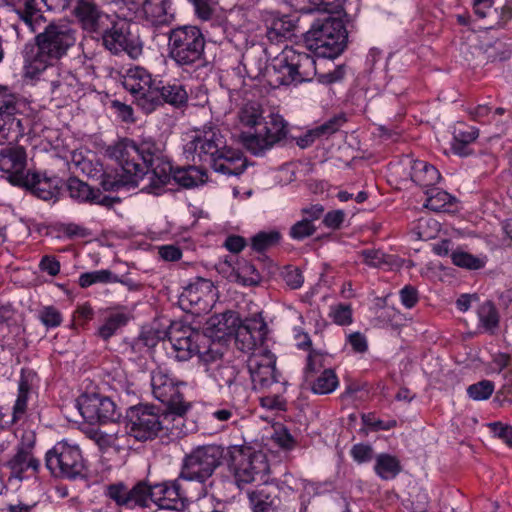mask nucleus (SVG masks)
<instances>
[{"mask_svg": "<svg viewBox=\"0 0 512 512\" xmlns=\"http://www.w3.org/2000/svg\"><path fill=\"white\" fill-rule=\"evenodd\" d=\"M338 386V378L332 369H325L322 373L313 380L312 391L315 394H329L333 392Z\"/></svg>", "mask_w": 512, "mask_h": 512, "instance_id": "obj_40", "label": "nucleus"}, {"mask_svg": "<svg viewBox=\"0 0 512 512\" xmlns=\"http://www.w3.org/2000/svg\"><path fill=\"white\" fill-rule=\"evenodd\" d=\"M73 13L81 27L89 32H101L109 22V16L91 0H77Z\"/></svg>", "mask_w": 512, "mask_h": 512, "instance_id": "obj_23", "label": "nucleus"}, {"mask_svg": "<svg viewBox=\"0 0 512 512\" xmlns=\"http://www.w3.org/2000/svg\"><path fill=\"white\" fill-rule=\"evenodd\" d=\"M351 456L359 464L370 462L374 457L373 448L368 444H356L351 448Z\"/></svg>", "mask_w": 512, "mask_h": 512, "instance_id": "obj_61", "label": "nucleus"}, {"mask_svg": "<svg viewBox=\"0 0 512 512\" xmlns=\"http://www.w3.org/2000/svg\"><path fill=\"white\" fill-rule=\"evenodd\" d=\"M494 383L490 380H481L467 388L469 398L474 401H483L490 398L494 392Z\"/></svg>", "mask_w": 512, "mask_h": 512, "instance_id": "obj_48", "label": "nucleus"}, {"mask_svg": "<svg viewBox=\"0 0 512 512\" xmlns=\"http://www.w3.org/2000/svg\"><path fill=\"white\" fill-rule=\"evenodd\" d=\"M345 121L346 119L343 115L333 116L323 124L311 130L310 133L314 137H328L338 131Z\"/></svg>", "mask_w": 512, "mask_h": 512, "instance_id": "obj_51", "label": "nucleus"}, {"mask_svg": "<svg viewBox=\"0 0 512 512\" xmlns=\"http://www.w3.org/2000/svg\"><path fill=\"white\" fill-rule=\"evenodd\" d=\"M128 315L125 313H112L110 314L103 325H101L98 329L99 336L104 339L108 340L110 337H112L116 331L127 324L128 322Z\"/></svg>", "mask_w": 512, "mask_h": 512, "instance_id": "obj_41", "label": "nucleus"}, {"mask_svg": "<svg viewBox=\"0 0 512 512\" xmlns=\"http://www.w3.org/2000/svg\"><path fill=\"white\" fill-rule=\"evenodd\" d=\"M151 386L154 397L165 404L171 414L177 417V421L181 422L190 405L184 401L179 383L166 371L157 368L151 374Z\"/></svg>", "mask_w": 512, "mask_h": 512, "instance_id": "obj_15", "label": "nucleus"}, {"mask_svg": "<svg viewBox=\"0 0 512 512\" xmlns=\"http://www.w3.org/2000/svg\"><path fill=\"white\" fill-rule=\"evenodd\" d=\"M37 385V374L31 370L23 368L18 381V391L33 394Z\"/></svg>", "mask_w": 512, "mask_h": 512, "instance_id": "obj_57", "label": "nucleus"}, {"mask_svg": "<svg viewBox=\"0 0 512 512\" xmlns=\"http://www.w3.org/2000/svg\"><path fill=\"white\" fill-rule=\"evenodd\" d=\"M489 427L496 437L512 447V426L504 425L501 422H494L490 423Z\"/></svg>", "mask_w": 512, "mask_h": 512, "instance_id": "obj_64", "label": "nucleus"}, {"mask_svg": "<svg viewBox=\"0 0 512 512\" xmlns=\"http://www.w3.org/2000/svg\"><path fill=\"white\" fill-rule=\"evenodd\" d=\"M283 279L291 289H299L304 283V277L301 270L292 266H288L284 269Z\"/></svg>", "mask_w": 512, "mask_h": 512, "instance_id": "obj_60", "label": "nucleus"}, {"mask_svg": "<svg viewBox=\"0 0 512 512\" xmlns=\"http://www.w3.org/2000/svg\"><path fill=\"white\" fill-rule=\"evenodd\" d=\"M224 448L216 445H202L187 454L182 463L179 479L205 482L220 466Z\"/></svg>", "mask_w": 512, "mask_h": 512, "instance_id": "obj_10", "label": "nucleus"}, {"mask_svg": "<svg viewBox=\"0 0 512 512\" xmlns=\"http://www.w3.org/2000/svg\"><path fill=\"white\" fill-rule=\"evenodd\" d=\"M125 436L126 434L120 435L119 431L105 432L102 430H92L90 432V438L93 439L101 449L119 446V438Z\"/></svg>", "mask_w": 512, "mask_h": 512, "instance_id": "obj_49", "label": "nucleus"}, {"mask_svg": "<svg viewBox=\"0 0 512 512\" xmlns=\"http://www.w3.org/2000/svg\"><path fill=\"white\" fill-rule=\"evenodd\" d=\"M504 383L496 392L494 401L500 406L510 405L512 403V370L503 373Z\"/></svg>", "mask_w": 512, "mask_h": 512, "instance_id": "obj_53", "label": "nucleus"}, {"mask_svg": "<svg viewBox=\"0 0 512 512\" xmlns=\"http://www.w3.org/2000/svg\"><path fill=\"white\" fill-rule=\"evenodd\" d=\"M347 39L341 19L327 16L313 22L305 33L304 42L308 50L320 58L333 59L341 54Z\"/></svg>", "mask_w": 512, "mask_h": 512, "instance_id": "obj_6", "label": "nucleus"}, {"mask_svg": "<svg viewBox=\"0 0 512 512\" xmlns=\"http://www.w3.org/2000/svg\"><path fill=\"white\" fill-rule=\"evenodd\" d=\"M374 470L380 478L388 480L399 474L401 466L396 457L389 454H380L376 458Z\"/></svg>", "mask_w": 512, "mask_h": 512, "instance_id": "obj_38", "label": "nucleus"}, {"mask_svg": "<svg viewBox=\"0 0 512 512\" xmlns=\"http://www.w3.org/2000/svg\"><path fill=\"white\" fill-rule=\"evenodd\" d=\"M255 490L248 493L253 512H275L280 508L281 499L277 485L262 481Z\"/></svg>", "mask_w": 512, "mask_h": 512, "instance_id": "obj_25", "label": "nucleus"}, {"mask_svg": "<svg viewBox=\"0 0 512 512\" xmlns=\"http://www.w3.org/2000/svg\"><path fill=\"white\" fill-rule=\"evenodd\" d=\"M441 178L439 171L431 164L416 160L411 167V179L418 185L429 187L437 184Z\"/></svg>", "mask_w": 512, "mask_h": 512, "instance_id": "obj_34", "label": "nucleus"}, {"mask_svg": "<svg viewBox=\"0 0 512 512\" xmlns=\"http://www.w3.org/2000/svg\"><path fill=\"white\" fill-rule=\"evenodd\" d=\"M121 79L124 89L132 96L133 103L145 114L152 113L156 103L154 88L158 80L146 68L137 65L128 68Z\"/></svg>", "mask_w": 512, "mask_h": 512, "instance_id": "obj_13", "label": "nucleus"}, {"mask_svg": "<svg viewBox=\"0 0 512 512\" xmlns=\"http://www.w3.org/2000/svg\"><path fill=\"white\" fill-rule=\"evenodd\" d=\"M83 418L89 423H105L114 420L118 414L116 405L108 397L99 395L87 396L79 404Z\"/></svg>", "mask_w": 512, "mask_h": 512, "instance_id": "obj_21", "label": "nucleus"}, {"mask_svg": "<svg viewBox=\"0 0 512 512\" xmlns=\"http://www.w3.org/2000/svg\"><path fill=\"white\" fill-rule=\"evenodd\" d=\"M214 297V285L210 280L198 278L195 282L189 284L181 294L180 302L183 308H198L205 310L209 306V301Z\"/></svg>", "mask_w": 512, "mask_h": 512, "instance_id": "obj_24", "label": "nucleus"}, {"mask_svg": "<svg viewBox=\"0 0 512 512\" xmlns=\"http://www.w3.org/2000/svg\"><path fill=\"white\" fill-rule=\"evenodd\" d=\"M200 365L209 381L219 392L228 393L233 399H240L247 393L246 378L241 369L223 354L209 349L199 356Z\"/></svg>", "mask_w": 512, "mask_h": 512, "instance_id": "obj_5", "label": "nucleus"}, {"mask_svg": "<svg viewBox=\"0 0 512 512\" xmlns=\"http://www.w3.org/2000/svg\"><path fill=\"white\" fill-rule=\"evenodd\" d=\"M237 119L241 128H257L264 120L262 106L256 101H246L240 107Z\"/></svg>", "mask_w": 512, "mask_h": 512, "instance_id": "obj_35", "label": "nucleus"}, {"mask_svg": "<svg viewBox=\"0 0 512 512\" xmlns=\"http://www.w3.org/2000/svg\"><path fill=\"white\" fill-rule=\"evenodd\" d=\"M414 230L420 239L429 240L436 237L440 224L431 217H421L417 220Z\"/></svg>", "mask_w": 512, "mask_h": 512, "instance_id": "obj_45", "label": "nucleus"}, {"mask_svg": "<svg viewBox=\"0 0 512 512\" xmlns=\"http://www.w3.org/2000/svg\"><path fill=\"white\" fill-rule=\"evenodd\" d=\"M8 471V481L21 482L36 476L40 462L34 453L23 450H15V453L3 464Z\"/></svg>", "mask_w": 512, "mask_h": 512, "instance_id": "obj_22", "label": "nucleus"}, {"mask_svg": "<svg viewBox=\"0 0 512 512\" xmlns=\"http://www.w3.org/2000/svg\"><path fill=\"white\" fill-rule=\"evenodd\" d=\"M271 390V393L262 396L260 398V404L263 408L269 409V410H276L281 411L285 410L286 401L282 397V392L284 391V387L282 388H275L273 387Z\"/></svg>", "mask_w": 512, "mask_h": 512, "instance_id": "obj_52", "label": "nucleus"}, {"mask_svg": "<svg viewBox=\"0 0 512 512\" xmlns=\"http://www.w3.org/2000/svg\"><path fill=\"white\" fill-rule=\"evenodd\" d=\"M170 418L177 420L171 412L160 415L159 411L149 405L130 407L127 411V431L138 441H147L155 438L162 429H169L167 422Z\"/></svg>", "mask_w": 512, "mask_h": 512, "instance_id": "obj_12", "label": "nucleus"}, {"mask_svg": "<svg viewBox=\"0 0 512 512\" xmlns=\"http://www.w3.org/2000/svg\"><path fill=\"white\" fill-rule=\"evenodd\" d=\"M142 18L153 26L169 25L175 19L171 0H143Z\"/></svg>", "mask_w": 512, "mask_h": 512, "instance_id": "obj_26", "label": "nucleus"}, {"mask_svg": "<svg viewBox=\"0 0 512 512\" xmlns=\"http://www.w3.org/2000/svg\"><path fill=\"white\" fill-rule=\"evenodd\" d=\"M450 257L454 265L468 270L482 269L487 262L486 256H475L462 250L453 251Z\"/></svg>", "mask_w": 512, "mask_h": 512, "instance_id": "obj_39", "label": "nucleus"}, {"mask_svg": "<svg viewBox=\"0 0 512 512\" xmlns=\"http://www.w3.org/2000/svg\"><path fill=\"white\" fill-rule=\"evenodd\" d=\"M39 319L46 328H56L62 323V315L54 306H45L39 311Z\"/></svg>", "mask_w": 512, "mask_h": 512, "instance_id": "obj_56", "label": "nucleus"}, {"mask_svg": "<svg viewBox=\"0 0 512 512\" xmlns=\"http://www.w3.org/2000/svg\"><path fill=\"white\" fill-rule=\"evenodd\" d=\"M268 327L260 314H256L244 321L240 320L235 334L236 347L248 353L249 356L260 349H268L265 345V338Z\"/></svg>", "mask_w": 512, "mask_h": 512, "instance_id": "obj_19", "label": "nucleus"}, {"mask_svg": "<svg viewBox=\"0 0 512 512\" xmlns=\"http://www.w3.org/2000/svg\"><path fill=\"white\" fill-rule=\"evenodd\" d=\"M77 30L67 22H51L36 37V52L26 54V74L34 77L65 56L77 42Z\"/></svg>", "mask_w": 512, "mask_h": 512, "instance_id": "obj_4", "label": "nucleus"}, {"mask_svg": "<svg viewBox=\"0 0 512 512\" xmlns=\"http://www.w3.org/2000/svg\"><path fill=\"white\" fill-rule=\"evenodd\" d=\"M184 188H192L206 182V170L196 165L177 168L173 170L171 167L170 179Z\"/></svg>", "mask_w": 512, "mask_h": 512, "instance_id": "obj_32", "label": "nucleus"}, {"mask_svg": "<svg viewBox=\"0 0 512 512\" xmlns=\"http://www.w3.org/2000/svg\"><path fill=\"white\" fill-rule=\"evenodd\" d=\"M329 315L338 325L345 326L352 323V308L348 304L340 303L331 306Z\"/></svg>", "mask_w": 512, "mask_h": 512, "instance_id": "obj_54", "label": "nucleus"}, {"mask_svg": "<svg viewBox=\"0 0 512 512\" xmlns=\"http://www.w3.org/2000/svg\"><path fill=\"white\" fill-rule=\"evenodd\" d=\"M16 114H0V147L12 143L22 134V124Z\"/></svg>", "mask_w": 512, "mask_h": 512, "instance_id": "obj_36", "label": "nucleus"}, {"mask_svg": "<svg viewBox=\"0 0 512 512\" xmlns=\"http://www.w3.org/2000/svg\"><path fill=\"white\" fill-rule=\"evenodd\" d=\"M47 469L58 478L75 479L82 476L85 461L78 444L68 440L57 442L45 456Z\"/></svg>", "mask_w": 512, "mask_h": 512, "instance_id": "obj_11", "label": "nucleus"}, {"mask_svg": "<svg viewBox=\"0 0 512 512\" xmlns=\"http://www.w3.org/2000/svg\"><path fill=\"white\" fill-rule=\"evenodd\" d=\"M109 157L121 167L119 179L112 182L103 180L105 190H115L121 186H137L139 180L148 176L149 184L144 189L159 195L162 188L170 182L171 163L164 155L162 143L145 139L139 145L129 139H123L107 149Z\"/></svg>", "mask_w": 512, "mask_h": 512, "instance_id": "obj_1", "label": "nucleus"}, {"mask_svg": "<svg viewBox=\"0 0 512 512\" xmlns=\"http://www.w3.org/2000/svg\"><path fill=\"white\" fill-rule=\"evenodd\" d=\"M234 277L235 281L244 285H255L260 281V275L257 269L246 260H242L238 263Z\"/></svg>", "mask_w": 512, "mask_h": 512, "instance_id": "obj_43", "label": "nucleus"}, {"mask_svg": "<svg viewBox=\"0 0 512 512\" xmlns=\"http://www.w3.org/2000/svg\"><path fill=\"white\" fill-rule=\"evenodd\" d=\"M363 261L374 268H378L387 264L386 255L380 250H363L361 252Z\"/></svg>", "mask_w": 512, "mask_h": 512, "instance_id": "obj_63", "label": "nucleus"}, {"mask_svg": "<svg viewBox=\"0 0 512 512\" xmlns=\"http://www.w3.org/2000/svg\"><path fill=\"white\" fill-rule=\"evenodd\" d=\"M168 56L183 69L198 66L204 60L205 37L194 25L172 28L168 34Z\"/></svg>", "mask_w": 512, "mask_h": 512, "instance_id": "obj_7", "label": "nucleus"}, {"mask_svg": "<svg viewBox=\"0 0 512 512\" xmlns=\"http://www.w3.org/2000/svg\"><path fill=\"white\" fill-rule=\"evenodd\" d=\"M478 317L482 326L486 330H493L499 322L496 308L490 301L484 302L478 309Z\"/></svg>", "mask_w": 512, "mask_h": 512, "instance_id": "obj_46", "label": "nucleus"}, {"mask_svg": "<svg viewBox=\"0 0 512 512\" xmlns=\"http://www.w3.org/2000/svg\"><path fill=\"white\" fill-rule=\"evenodd\" d=\"M273 70L275 82L280 85L310 81L317 74L314 57L294 47H285L275 59Z\"/></svg>", "mask_w": 512, "mask_h": 512, "instance_id": "obj_9", "label": "nucleus"}, {"mask_svg": "<svg viewBox=\"0 0 512 512\" xmlns=\"http://www.w3.org/2000/svg\"><path fill=\"white\" fill-rule=\"evenodd\" d=\"M184 154L193 163L208 165L215 172L227 176H239L247 167L242 152L230 147L225 134L215 125L195 130L184 145Z\"/></svg>", "mask_w": 512, "mask_h": 512, "instance_id": "obj_2", "label": "nucleus"}, {"mask_svg": "<svg viewBox=\"0 0 512 512\" xmlns=\"http://www.w3.org/2000/svg\"><path fill=\"white\" fill-rule=\"evenodd\" d=\"M41 72H44V89L49 92L51 100L59 101V105L78 94L80 82L71 71L51 64Z\"/></svg>", "mask_w": 512, "mask_h": 512, "instance_id": "obj_18", "label": "nucleus"}, {"mask_svg": "<svg viewBox=\"0 0 512 512\" xmlns=\"http://www.w3.org/2000/svg\"><path fill=\"white\" fill-rule=\"evenodd\" d=\"M287 135V125L279 115H272L269 122L255 133L242 132L240 141L253 155L259 156L271 149Z\"/></svg>", "mask_w": 512, "mask_h": 512, "instance_id": "obj_16", "label": "nucleus"}, {"mask_svg": "<svg viewBox=\"0 0 512 512\" xmlns=\"http://www.w3.org/2000/svg\"><path fill=\"white\" fill-rule=\"evenodd\" d=\"M179 480L178 478L154 486L148 485L145 481H139L131 488L123 482H117L107 485L104 494L117 507L128 510L148 507L150 501L161 509L178 510L185 498Z\"/></svg>", "mask_w": 512, "mask_h": 512, "instance_id": "obj_3", "label": "nucleus"}, {"mask_svg": "<svg viewBox=\"0 0 512 512\" xmlns=\"http://www.w3.org/2000/svg\"><path fill=\"white\" fill-rule=\"evenodd\" d=\"M155 85L154 92L156 95L154 97H156V103L153 107V112L164 103L170 104L176 108H181L186 105L188 93L182 84L158 80Z\"/></svg>", "mask_w": 512, "mask_h": 512, "instance_id": "obj_27", "label": "nucleus"}, {"mask_svg": "<svg viewBox=\"0 0 512 512\" xmlns=\"http://www.w3.org/2000/svg\"><path fill=\"white\" fill-rule=\"evenodd\" d=\"M229 467L236 485L244 488L254 482L266 481L269 464L262 451H254L250 447L233 446L229 448Z\"/></svg>", "mask_w": 512, "mask_h": 512, "instance_id": "obj_8", "label": "nucleus"}, {"mask_svg": "<svg viewBox=\"0 0 512 512\" xmlns=\"http://www.w3.org/2000/svg\"><path fill=\"white\" fill-rule=\"evenodd\" d=\"M316 231L315 226L313 223H310L307 220H300L296 222L291 228H290V236L291 238L295 240H303L306 237H309L313 235Z\"/></svg>", "mask_w": 512, "mask_h": 512, "instance_id": "obj_58", "label": "nucleus"}, {"mask_svg": "<svg viewBox=\"0 0 512 512\" xmlns=\"http://www.w3.org/2000/svg\"><path fill=\"white\" fill-rule=\"evenodd\" d=\"M494 0H473V10L479 19H487L486 28L501 27L512 18V9L502 8L500 14L493 8Z\"/></svg>", "mask_w": 512, "mask_h": 512, "instance_id": "obj_31", "label": "nucleus"}, {"mask_svg": "<svg viewBox=\"0 0 512 512\" xmlns=\"http://www.w3.org/2000/svg\"><path fill=\"white\" fill-rule=\"evenodd\" d=\"M271 440L283 450H291L296 444L292 435L284 428L275 430Z\"/></svg>", "mask_w": 512, "mask_h": 512, "instance_id": "obj_62", "label": "nucleus"}, {"mask_svg": "<svg viewBox=\"0 0 512 512\" xmlns=\"http://www.w3.org/2000/svg\"><path fill=\"white\" fill-rule=\"evenodd\" d=\"M101 33L103 45L113 54L125 52L130 58L137 59L143 52L139 37L130 31V24L125 21L104 26Z\"/></svg>", "mask_w": 512, "mask_h": 512, "instance_id": "obj_17", "label": "nucleus"}, {"mask_svg": "<svg viewBox=\"0 0 512 512\" xmlns=\"http://www.w3.org/2000/svg\"><path fill=\"white\" fill-rule=\"evenodd\" d=\"M20 103L7 86L0 85V114H17Z\"/></svg>", "mask_w": 512, "mask_h": 512, "instance_id": "obj_50", "label": "nucleus"}, {"mask_svg": "<svg viewBox=\"0 0 512 512\" xmlns=\"http://www.w3.org/2000/svg\"><path fill=\"white\" fill-rule=\"evenodd\" d=\"M280 240V234L277 231L259 232L252 237L251 246L257 252H263L275 246Z\"/></svg>", "mask_w": 512, "mask_h": 512, "instance_id": "obj_47", "label": "nucleus"}, {"mask_svg": "<svg viewBox=\"0 0 512 512\" xmlns=\"http://www.w3.org/2000/svg\"><path fill=\"white\" fill-rule=\"evenodd\" d=\"M247 368L255 390L266 392L273 387L282 388L276 371V357L269 349H260L250 355Z\"/></svg>", "mask_w": 512, "mask_h": 512, "instance_id": "obj_14", "label": "nucleus"}, {"mask_svg": "<svg viewBox=\"0 0 512 512\" xmlns=\"http://www.w3.org/2000/svg\"><path fill=\"white\" fill-rule=\"evenodd\" d=\"M117 281V275L113 274L110 270L103 269L81 274L78 283L80 287L87 288L96 283H114Z\"/></svg>", "mask_w": 512, "mask_h": 512, "instance_id": "obj_42", "label": "nucleus"}, {"mask_svg": "<svg viewBox=\"0 0 512 512\" xmlns=\"http://www.w3.org/2000/svg\"><path fill=\"white\" fill-rule=\"evenodd\" d=\"M240 318L235 311H225L209 318L208 329L219 336L234 334L239 326Z\"/></svg>", "mask_w": 512, "mask_h": 512, "instance_id": "obj_33", "label": "nucleus"}, {"mask_svg": "<svg viewBox=\"0 0 512 512\" xmlns=\"http://www.w3.org/2000/svg\"><path fill=\"white\" fill-rule=\"evenodd\" d=\"M299 4L300 3H309L311 4V7H302V9H306L308 11H312L314 9L317 10H324L328 12H332L339 7H341L342 3L346 0H296Z\"/></svg>", "mask_w": 512, "mask_h": 512, "instance_id": "obj_59", "label": "nucleus"}, {"mask_svg": "<svg viewBox=\"0 0 512 512\" xmlns=\"http://www.w3.org/2000/svg\"><path fill=\"white\" fill-rule=\"evenodd\" d=\"M67 189L72 198L78 201H91L93 197V190L88 184L79 180L78 178L72 177L68 179Z\"/></svg>", "mask_w": 512, "mask_h": 512, "instance_id": "obj_44", "label": "nucleus"}, {"mask_svg": "<svg viewBox=\"0 0 512 512\" xmlns=\"http://www.w3.org/2000/svg\"><path fill=\"white\" fill-rule=\"evenodd\" d=\"M427 199L424 206L433 211H440L448 203H450L451 196L445 191L431 190L427 192Z\"/></svg>", "mask_w": 512, "mask_h": 512, "instance_id": "obj_55", "label": "nucleus"}, {"mask_svg": "<svg viewBox=\"0 0 512 512\" xmlns=\"http://www.w3.org/2000/svg\"><path fill=\"white\" fill-rule=\"evenodd\" d=\"M42 5L43 0H16L13 7L20 22L32 33L38 32L46 22L42 14Z\"/></svg>", "mask_w": 512, "mask_h": 512, "instance_id": "obj_28", "label": "nucleus"}, {"mask_svg": "<svg viewBox=\"0 0 512 512\" xmlns=\"http://www.w3.org/2000/svg\"><path fill=\"white\" fill-rule=\"evenodd\" d=\"M19 187L25 188L38 198L47 201L58 195L59 180L56 177H42L39 173L30 170L25 176L24 183Z\"/></svg>", "mask_w": 512, "mask_h": 512, "instance_id": "obj_29", "label": "nucleus"}, {"mask_svg": "<svg viewBox=\"0 0 512 512\" xmlns=\"http://www.w3.org/2000/svg\"><path fill=\"white\" fill-rule=\"evenodd\" d=\"M199 335L190 328H184L182 331L172 329L169 332V341L175 352V357L181 361L188 360L194 354L198 353L196 338Z\"/></svg>", "mask_w": 512, "mask_h": 512, "instance_id": "obj_30", "label": "nucleus"}, {"mask_svg": "<svg viewBox=\"0 0 512 512\" xmlns=\"http://www.w3.org/2000/svg\"><path fill=\"white\" fill-rule=\"evenodd\" d=\"M478 130L474 127H458L453 133L451 148L459 156H467L470 151L468 145L476 140Z\"/></svg>", "mask_w": 512, "mask_h": 512, "instance_id": "obj_37", "label": "nucleus"}, {"mask_svg": "<svg viewBox=\"0 0 512 512\" xmlns=\"http://www.w3.org/2000/svg\"><path fill=\"white\" fill-rule=\"evenodd\" d=\"M27 165L28 156L24 147L20 145L0 147V173L9 183L18 187L23 184L25 176L30 172Z\"/></svg>", "mask_w": 512, "mask_h": 512, "instance_id": "obj_20", "label": "nucleus"}]
</instances>
